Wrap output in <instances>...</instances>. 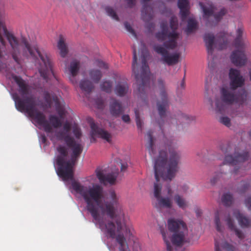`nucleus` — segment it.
Here are the masks:
<instances>
[{
    "label": "nucleus",
    "mask_w": 251,
    "mask_h": 251,
    "mask_svg": "<svg viewBox=\"0 0 251 251\" xmlns=\"http://www.w3.org/2000/svg\"><path fill=\"white\" fill-rule=\"evenodd\" d=\"M72 187L83 198L87 210L101 231L107 237L116 239L119 251H130L126 236L131 233L125 223L119 198L115 191L109 192V201L102 202L103 188L99 184L87 186L75 181Z\"/></svg>",
    "instance_id": "f257e3e1"
},
{
    "label": "nucleus",
    "mask_w": 251,
    "mask_h": 251,
    "mask_svg": "<svg viewBox=\"0 0 251 251\" xmlns=\"http://www.w3.org/2000/svg\"><path fill=\"white\" fill-rule=\"evenodd\" d=\"M169 157L165 151H160L159 156L155 159L154 165L156 182L154 183L153 195L160 207L171 209L173 201L171 196L162 197V185L159 183L160 178L171 181L175 177L179 169L181 154L175 150L169 149Z\"/></svg>",
    "instance_id": "f03ea898"
},
{
    "label": "nucleus",
    "mask_w": 251,
    "mask_h": 251,
    "mask_svg": "<svg viewBox=\"0 0 251 251\" xmlns=\"http://www.w3.org/2000/svg\"><path fill=\"white\" fill-rule=\"evenodd\" d=\"M12 78L18 86L19 93L23 97L22 99L17 93L12 94L16 109L20 112L26 113L29 117L42 126L47 133L52 132V126L46 119L45 115L36 107L35 98L32 96L25 97L29 93V85L21 76L14 75Z\"/></svg>",
    "instance_id": "7ed1b4c3"
},
{
    "label": "nucleus",
    "mask_w": 251,
    "mask_h": 251,
    "mask_svg": "<svg viewBox=\"0 0 251 251\" xmlns=\"http://www.w3.org/2000/svg\"><path fill=\"white\" fill-rule=\"evenodd\" d=\"M56 136L60 140L63 139L67 146L72 151L70 159L67 160L68 154V149L62 145H59L57 147L56 150L59 153L56 159V163L58 166L57 175L63 180L73 179L74 178L73 168L82 152L83 147L81 144L76 143L74 138L68 134L65 135L63 131L58 132Z\"/></svg>",
    "instance_id": "20e7f679"
},
{
    "label": "nucleus",
    "mask_w": 251,
    "mask_h": 251,
    "mask_svg": "<svg viewBox=\"0 0 251 251\" xmlns=\"http://www.w3.org/2000/svg\"><path fill=\"white\" fill-rule=\"evenodd\" d=\"M6 37L11 48V55L14 60L18 64L20 60L18 55L20 53V42L18 38L11 32H9L5 24V14L4 12L0 11V71L6 68V64L2 61L3 52H5L6 42L1 33Z\"/></svg>",
    "instance_id": "39448f33"
},
{
    "label": "nucleus",
    "mask_w": 251,
    "mask_h": 251,
    "mask_svg": "<svg viewBox=\"0 0 251 251\" xmlns=\"http://www.w3.org/2000/svg\"><path fill=\"white\" fill-rule=\"evenodd\" d=\"M132 64V72L136 79V91L139 97L142 98L149 88L150 79V71L145 55L142 57V66L139 70L137 65L136 51L134 49Z\"/></svg>",
    "instance_id": "423d86ee"
},
{
    "label": "nucleus",
    "mask_w": 251,
    "mask_h": 251,
    "mask_svg": "<svg viewBox=\"0 0 251 251\" xmlns=\"http://www.w3.org/2000/svg\"><path fill=\"white\" fill-rule=\"evenodd\" d=\"M22 43L24 45L23 49V56L26 57L30 56L33 58H36L37 54L42 60L44 66L39 69L41 76L44 79H47L49 75H53L51 62L47 54L42 53L36 46L32 47L25 38L23 39Z\"/></svg>",
    "instance_id": "0eeeda50"
},
{
    "label": "nucleus",
    "mask_w": 251,
    "mask_h": 251,
    "mask_svg": "<svg viewBox=\"0 0 251 251\" xmlns=\"http://www.w3.org/2000/svg\"><path fill=\"white\" fill-rule=\"evenodd\" d=\"M220 149L226 154L224 161V164L236 165L250 158V156L248 151H240L238 148H235L229 144L221 145Z\"/></svg>",
    "instance_id": "6e6552de"
},
{
    "label": "nucleus",
    "mask_w": 251,
    "mask_h": 251,
    "mask_svg": "<svg viewBox=\"0 0 251 251\" xmlns=\"http://www.w3.org/2000/svg\"><path fill=\"white\" fill-rule=\"evenodd\" d=\"M167 224L169 230L173 233L171 237L173 244L181 246L188 232L186 224L182 220L170 218L168 219Z\"/></svg>",
    "instance_id": "1a4fd4ad"
},
{
    "label": "nucleus",
    "mask_w": 251,
    "mask_h": 251,
    "mask_svg": "<svg viewBox=\"0 0 251 251\" xmlns=\"http://www.w3.org/2000/svg\"><path fill=\"white\" fill-rule=\"evenodd\" d=\"M247 93L244 89L237 91V89L231 87H223L220 90V99L225 104L234 103L243 104L247 99Z\"/></svg>",
    "instance_id": "9d476101"
},
{
    "label": "nucleus",
    "mask_w": 251,
    "mask_h": 251,
    "mask_svg": "<svg viewBox=\"0 0 251 251\" xmlns=\"http://www.w3.org/2000/svg\"><path fill=\"white\" fill-rule=\"evenodd\" d=\"M158 86L160 91V100L157 102V110L160 118L158 121V124L160 129L162 130V135L164 136L163 126L164 123V119L166 118V112L169 106V101L165 89L164 81L161 78L158 79Z\"/></svg>",
    "instance_id": "9b49d317"
},
{
    "label": "nucleus",
    "mask_w": 251,
    "mask_h": 251,
    "mask_svg": "<svg viewBox=\"0 0 251 251\" xmlns=\"http://www.w3.org/2000/svg\"><path fill=\"white\" fill-rule=\"evenodd\" d=\"M161 30L155 34L156 38L159 41H164L169 39V41L164 43V46L168 49H174L177 46L176 40L178 34L176 32H169L167 22H162L160 24Z\"/></svg>",
    "instance_id": "f8f14e48"
},
{
    "label": "nucleus",
    "mask_w": 251,
    "mask_h": 251,
    "mask_svg": "<svg viewBox=\"0 0 251 251\" xmlns=\"http://www.w3.org/2000/svg\"><path fill=\"white\" fill-rule=\"evenodd\" d=\"M153 49L157 53L162 56L163 61L169 66L176 64L178 62L180 57L179 53H175L173 54H170L168 50L160 45H155L154 46Z\"/></svg>",
    "instance_id": "ddd939ff"
},
{
    "label": "nucleus",
    "mask_w": 251,
    "mask_h": 251,
    "mask_svg": "<svg viewBox=\"0 0 251 251\" xmlns=\"http://www.w3.org/2000/svg\"><path fill=\"white\" fill-rule=\"evenodd\" d=\"M89 124L91 129V134L92 136H97L103 140H105L109 143L112 142V135L107 130L99 127L94 122L92 119L89 120Z\"/></svg>",
    "instance_id": "4468645a"
},
{
    "label": "nucleus",
    "mask_w": 251,
    "mask_h": 251,
    "mask_svg": "<svg viewBox=\"0 0 251 251\" xmlns=\"http://www.w3.org/2000/svg\"><path fill=\"white\" fill-rule=\"evenodd\" d=\"M229 77L230 79L229 86L232 88L237 89L244 84V78L240 75V71L231 68L229 72Z\"/></svg>",
    "instance_id": "2eb2a0df"
},
{
    "label": "nucleus",
    "mask_w": 251,
    "mask_h": 251,
    "mask_svg": "<svg viewBox=\"0 0 251 251\" xmlns=\"http://www.w3.org/2000/svg\"><path fill=\"white\" fill-rule=\"evenodd\" d=\"M96 173L97 178L99 179L100 183L106 184L109 183L113 185L115 183L116 178L118 175V171L115 172H112L105 175L103 171L100 169H97L96 170Z\"/></svg>",
    "instance_id": "dca6fc26"
},
{
    "label": "nucleus",
    "mask_w": 251,
    "mask_h": 251,
    "mask_svg": "<svg viewBox=\"0 0 251 251\" xmlns=\"http://www.w3.org/2000/svg\"><path fill=\"white\" fill-rule=\"evenodd\" d=\"M215 251H237L235 246L231 241L225 239L215 238Z\"/></svg>",
    "instance_id": "f3484780"
},
{
    "label": "nucleus",
    "mask_w": 251,
    "mask_h": 251,
    "mask_svg": "<svg viewBox=\"0 0 251 251\" xmlns=\"http://www.w3.org/2000/svg\"><path fill=\"white\" fill-rule=\"evenodd\" d=\"M232 63L236 66H242L247 61L246 56L242 50H236L233 51L230 56Z\"/></svg>",
    "instance_id": "a211bd4d"
},
{
    "label": "nucleus",
    "mask_w": 251,
    "mask_h": 251,
    "mask_svg": "<svg viewBox=\"0 0 251 251\" xmlns=\"http://www.w3.org/2000/svg\"><path fill=\"white\" fill-rule=\"evenodd\" d=\"M199 4L202 10L203 18L206 21V25H208L209 24H211V20L213 19L214 6L212 4L204 5L202 2H200Z\"/></svg>",
    "instance_id": "6ab92c4d"
},
{
    "label": "nucleus",
    "mask_w": 251,
    "mask_h": 251,
    "mask_svg": "<svg viewBox=\"0 0 251 251\" xmlns=\"http://www.w3.org/2000/svg\"><path fill=\"white\" fill-rule=\"evenodd\" d=\"M150 0H142L143 8L141 15L143 20L146 22H149L152 19L154 16L152 8L148 4V2Z\"/></svg>",
    "instance_id": "aec40b11"
},
{
    "label": "nucleus",
    "mask_w": 251,
    "mask_h": 251,
    "mask_svg": "<svg viewBox=\"0 0 251 251\" xmlns=\"http://www.w3.org/2000/svg\"><path fill=\"white\" fill-rule=\"evenodd\" d=\"M110 111L115 117H118L124 112L121 103L115 99H112L110 102Z\"/></svg>",
    "instance_id": "412c9836"
},
{
    "label": "nucleus",
    "mask_w": 251,
    "mask_h": 251,
    "mask_svg": "<svg viewBox=\"0 0 251 251\" xmlns=\"http://www.w3.org/2000/svg\"><path fill=\"white\" fill-rule=\"evenodd\" d=\"M203 40L205 42L208 57L210 55L212 56L214 49L215 37L213 33H206L203 36ZM211 57L213 58L212 56Z\"/></svg>",
    "instance_id": "4be33fe9"
},
{
    "label": "nucleus",
    "mask_w": 251,
    "mask_h": 251,
    "mask_svg": "<svg viewBox=\"0 0 251 251\" xmlns=\"http://www.w3.org/2000/svg\"><path fill=\"white\" fill-rule=\"evenodd\" d=\"M233 215L238 220L239 225L242 227H247L251 225V221L241 214L239 210H234Z\"/></svg>",
    "instance_id": "5701e85b"
},
{
    "label": "nucleus",
    "mask_w": 251,
    "mask_h": 251,
    "mask_svg": "<svg viewBox=\"0 0 251 251\" xmlns=\"http://www.w3.org/2000/svg\"><path fill=\"white\" fill-rule=\"evenodd\" d=\"M57 48L60 50L61 56L65 57L68 53V49L65 43V39L62 35H59V40L57 42Z\"/></svg>",
    "instance_id": "b1692460"
},
{
    "label": "nucleus",
    "mask_w": 251,
    "mask_h": 251,
    "mask_svg": "<svg viewBox=\"0 0 251 251\" xmlns=\"http://www.w3.org/2000/svg\"><path fill=\"white\" fill-rule=\"evenodd\" d=\"M129 86L126 82H119L115 89L116 95L120 97L124 96L128 92Z\"/></svg>",
    "instance_id": "393cba45"
},
{
    "label": "nucleus",
    "mask_w": 251,
    "mask_h": 251,
    "mask_svg": "<svg viewBox=\"0 0 251 251\" xmlns=\"http://www.w3.org/2000/svg\"><path fill=\"white\" fill-rule=\"evenodd\" d=\"M226 224L231 230L234 231L236 235L241 240L245 238V235L243 232L238 229L235 226L234 222L232 220L231 218L229 215L228 216L226 220Z\"/></svg>",
    "instance_id": "a878e982"
},
{
    "label": "nucleus",
    "mask_w": 251,
    "mask_h": 251,
    "mask_svg": "<svg viewBox=\"0 0 251 251\" xmlns=\"http://www.w3.org/2000/svg\"><path fill=\"white\" fill-rule=\"evenodd\" d=\"M153 132L150 130L147 133V137L148 139V143L147 148L151 156L154 155L156 151L154 149V139L152 137Z\"/></svg>",
    "instance_id": "bb28decb"
},
{
    "label": "nucleus",
    "mask_w": 251,
    "mask_h": 251,
    "mask_svg": "<svg viewBox=\"0 0 251 251\" xmlns=\"http://www.w3.org/2000/svg\"><path fill=\"white\" fill-rule=\"evenodd\" d=\"M242 29L238 28L237 30V37L234 41V46L238 50H243L245 48V44L242 38Z\"/></svg>",
    "instance_id": "cd10ccee"
},
{
    "label": "nucleus",
    "mask_w": 251,
    "mask_h": 251,
    "mask_svg": "<svg viewBox=\"0 0 251 251\" xmlns=\"http://www.w3.org/2000/svg\"><path fill=\"white\" fill-rule=\"evenodd\" d=\"M79 87L83 91L87 93H90L94 88L92 83L87 79L81 80L79 83Z\"/></svg>",
    "instance_id": "c85d7f7f"
},
{
    "label": "nucleus",
    "mask_w": 251,
    "mask_h": 251,
    "mask_svg": "<svg viewBox=\"0 0 251 251\" xmlns=\"http://www.w3.org/2000/svg\"><path fill=\"white\" fill-rule=\"evenodd\" d=\"M174 200L177 205L182 209H185L188 206V202L183 196L177 194L174 196Z\"/></svg>",
    "instance_id": "c756f323"
},
{
    "label": "nucleus",
    "mask_w": 251,
    "mask_h": 251,
    "mask_svg": "<svg viewBox=\"0 0 251 251\" xmlns=\"http://www.w3.org/2000/svg\"><path fill=\"white\" fill-rule=\"evenodd\" d=\"M52 100L54 102L55 109L61 118L65 115V109L59 99L56 96H53Z\"/></svg>",
    "instance_id": "7c9ffc66"
},
{
    "label": "nucleus",
    "mask_w": 251,
    "mask_h": 251,
    "mask_svg": "<svg viewBox=\"0 0 251 251\" xmlns=\"http://www.w3.org/2000/svg\"><path fill=\"white\" fill-rule=\"evenodd\" d=\"M226 9L222 8L218 13H214L213 19L211 20V24H209L208 25H213L217 24L222 19L223 17L226 14Z\"/></svg>",
    "instance_id": "2f4dec72"
},
{
    "label": "nucleus",
    "mask_w": 251,
    "mask_h": 251,
    "mask_svg": "<svg viewBox=\"0 0 251 251\" xmlns=\"http://www.w3.org/2000/svg\"><path fill=\"white\" fill-rule=\"evenodd\" d=\"M226 9L222 8L218 13H214L213 19L211 20V24H209L208 25H213L217 24L222 19L223 17L226 14Z\"/></svg>",
    "instance_id": "473e14b6"
},
{
    "label": "nucleus",
    "mask_w": 251,
    "mask_h": 251,
    "mask_svg": "<svg viewBox=\"0 0 251 251\" xmlns=\"http://www.w3.org/2000/svg\"><path fill=\"white\" fill-rule=\"evenodd\" d=\"M89 74L91 79L96 83H99L102 77L101 72L99 70H90Z\"/></svg>",
    "instance_id": "72a5a7b5"
},
{
    "label": "nucleus",
    "mask_w": 251,
    "mask_h": 251,
    "mask_svg": "<svg viewBox=\"0 0 251 251\" xmlns=\"http://www.w3.org/2000/svg\"><path fill=\"white\" fill-rule=\"evenodd\" d=\"M79 62L76 60L72 61L70 63L69 71L72 76H75L79 70Z\"/></svg>",
    "instance_id": "f704fd0d"
},
{
    "label": "nucleus",
    "mask_w": 251,
    "mask_h": 251,
    "mask_svg": "<svg viewBox=\"0 0 251 251\" xmlns=\"http://www.w3.org/2000/svg\"><path fill=\"white\" fill-rule=\"evenodd\" d=\"M197 23L193 18H190L188 21V24L185 31L187 34L191 33L197 28Z\"/></svg>",
    "instance_id": "c9c22d12"
},
{
    "label": "nucleus",
    "mask_w": 251,
    "mask_h": 251,
    "mask_svg": "<svg viewBox=\"0 0 251 251\" xmlns=\"http://www.w3.org/2000/svg\"><path fill=\"white\" fill-rule=\"evenodd\" d=\"M112 86V82L109 80L104 81L100 85L101 90L107 93L111 92Z\"/></svg>",
    "instance_id": "e433bc0d"
},
{
    "label": "nucleus",
    "mask_w": 251,
    "mask_h": 251,
    "mask_svg": "<svg viewBox=\"0 0 251 251\" xmlns=\"http://www.w3.org/2000/svg\"><path fill=\"white\" fill-rule=\"evenodd\" d=\"M222 201L225 206H230L233 202L232 196L229 193L225 194L222 197Z\"/></svg>",
    "instance_id": "4c0bfd02"
},
{
    "label": "nucleus",
    "mask_w": 251,
    "mask_h": 251,
    "mask_svg": "<svg viewBox=\"0 0 251 251\" xmlns=\"http://www.w3.org/2000/svg\"><path fill=\"white\" fill-rule=\"evenodd\" d=\"M49 120L52 126L58 128L62 126L61 120L56 116L51 115L49 117Z\"/></svg>",
    "instance_id": "58836bf2"
},
{
    "label": "nucleus",
    "mask_w": 251,
    "mask_h": 251,
    "mask_svg": "<svg viewBox=\"0 0 251 251\" xmlns=\"http://www.w3.org/2000/svg\"><path fill=\"white\" fill-rule=\"evenodd\" d=\"M218 49L222 50L226 49L227 46V40L225 36H222L217 40Z\"/></svg>",
    "instance_id": "ea45409f"
},
{
    "label": "nucleus",
    "mask_w": 251,
    "mask_h": 251,
    "mask_svg": "<svg viewBox=\"0 0 251 251\" xmlns=\"http://www.w3.org/2000/svg\"><path fill=\"white\" fill-rule=\"evenodd\" d=\"M177 119L179 122L187 123L191 120H193L194 119L193 117H190L188 115L181 113L180 114L178 115Z\"/></svg>",
    "instance_id": "a19ab883"
},
{
    "label": "nucleus",
    "mask_w": 251,
    "mask_h": 251,
    "mask_svg": "<svg viewBox=\"0 0 251 251\" xmlns=\"http://www.w3.org/2000/svg\"><path fill=\"white\" fill-rule=\"evenodd\" d=\"M105 9L108 15L112 17V19L116 21H119V19L118 16L112 7L107 6L105 7Z\"/></svg>",
    "instance_id": "79ce46f5"
},
{
    "label": "nucleus",
    "mask_w": 251,
    "mask_h": 251,
    "mask_svg": "<svg viewBox=\"0 0 251 251\" xmlns=\"http://www.w3.org/2000/svg\"><path fill=\"white\" fill-rule=\"evenodd\" d=\"M220 215V214L219 213V211H217L216 212V213L215 214V223L216 225L217 230L220 232H222L223 227H222V226L221 225V222L220 221V217H219Z\"/></svg>",
    "instance_id": "37998d69"
},
{
    "label": "nucleus",
    "mask_w": 251,
    "mask_h": 251,
    "mask_svg": "<svg viewBox=\"0 0 251 251\" xmlns=\"http://www.w3.org/2000/svg\"><path fill=\"white\" fill-rule=\"evenodd\" d=\"M44 99L47 103L48 107L50 108L52 105V100H53L50 93L47 91L44 92Z\"/></svg>",
    "instance_id": "c03bdc74"
},
{
    "label": "nucleus",
    "mask_w": 251,
    "mask_h": 251,
    "mask_svg": "<svg viewBox=\"0 0 251 251\" xmlns=\"http://www.w3.org/2000/svg\"><path fill=\"white\" fill-rule=\"evenodd\" d=\"M134 113H135V120H136V125H137V128H138V129H139L141 131H142V122L140 118V114H139V110L137 109H135Z\"/></svg>",
    "instance_id": "a18cd8bd"
},
{
    "label": "nucleus",
    "mask_w": 251,
    "mask_h": 251,
    "mask_svg": "<svg viewBox=\"0 0 251 251\" xmlns=\"http://www.w3.org/2000/svg\"><path fill=\"white\" fill-rule=\"evenodd\" d=\"M161 233L163 238V240L166 243L168 251H172V248L168 239L167 238L166 231L164 229H161Z\"/></svg>",
    "instance_id": "49530a36"
},
{
    "label": "nucleus",
    "mask_w": 251,
    "mask_h": 251,
    "mask_svg": "<svg viewBox=\"0 0 251 251\" xmlns=\"http://www.w3.org/2000/svg\"><path fill=\"white\" fill-rule=\"evenodd\" d=\"M170 26L172 29V32H176V30L178 27V22L176 18L172 17L170 20Z\"/></svg>",
    "instance_id": "de8ad7c7"
},
{
    "label": "nucleus",
    "mask_w": 251,
    "mask_h": 251,
    "mask_svg": "<svg viewBox=\"0 0 251 251\" xmlns=\"http://www.w3.org/2000/svg\"><path fill=\"white\" fill-rule=\"evenodd\" d=\"M220 122L227 127H229L231 125L230 119L226 116L221 117L220 119Z\"/></svg>",
    "instance_id": "09e8293b"
},
{
    "label": "nucleus",
    "mask_w": 251,
    "mask_h": 251,
    "mask_svg": "<svg viewBox=\"0 0 251 251\" xmlns=\"http://www.w3.org/2000/svg\"><path fill=\"white\" fill-rule=\"evenodd\" d=\"M225 106L224 104L219 101L216 102V110L220 113H222L225 109Z\"/></svg>",
    "instance_id": "8fccbe9b"
},
{
    "label": "nucleus",
    "mask_w": 251,
    "mask_h": 251,
    "mask_svg": "<svg viewBox=\"0 0 251 251\" xmlns=\"http://www.w3.org/2000/svg\"><path fill=\"white\" fill-rule=\"evenodd\" d=\"M177 4L178 8L182 9V8H187L189 2L187 0H178Z\"/></svg>",
    "instance_id": "3c124183"
},
{
    "label": "nucleus",
    "mask_w": 251,
    "mask_h": 251,
    "mask_svg": "<svg viewBox=\"0 0 251 251\" xmlns=\"http://www.w3.org/2000/svg\"><path fill=\"white\" fill-rule=\"evenodd\" d=\"M125 26L127 31H128L129 32H130L131 34L134 36V37L136 39L137 36L136 34V33L135 32L134 30L133 29L130 24L128 22H125Z\"/></svg>",
    "instance_id": "603ef678"
},
{
    "label": "nucleus",
    "mask_w": 251,
    "mask_h": 251,
    "mask_svg": "<svg viewBox=\"0 0 251 251\" xmlns=\"http://www.w3.org/2000/svg\"><path fill=\"white\" fill-rule=\"evenodd\" d=\"M180 12L181 15V17L182 21L185 20L188 15H189V10L187 8H182V9H180Z\"/></svg>",
    "instance_id": "864d4df0"
},
{
    "label": "nucleus",
    "mask_w": 251,
    "mask_h": 251,
    "mask_svg": "<svg viewBox=\"0 0 251 251\" xmlns=\"http://www.w3.org/2000/svg\"><path fill=\"white\" fill-rule=\"evenodd\" d=\"M96 65L100 68H103L105 69H106L108 68L107 64H106L104 62H103L102 61H101L100 60H96Z\"/></svg>",
    "instance_id": "5fc2aeb1"
},
{
    "label": "nucleus",
    "mask_w": 251,
    "mask_h": 251,
    "mask_svg": "<svg viewBox=\"0 0 251 251\" xmlns=\"http://www.w3.org/2000/svg\"><path fill=\"white\" fill-rule=\"evenodd\" d=\"M223 175V173H221L220 174H217L215 176H214L211 179V183L213 184H215L217 182L218 179H220V177L222 176Z\"/></svg>",
    "instance_id": "6e6d98bb"
},
{
    "label": "nucleus",
    "mask_w": 251,
    "mask_h": 251,
    "mask_svg": "<svg viewBox=\"0 0 251 251\" xmlns=\"http://www.w3.org/2000/svg\"><path fill=\"white\" fill-rule=\"evenodd\" d=\"M73 133L77 138H80L81 135L80 130L79 128L76 127L73 129Z\"/></svg>",
    "instance_id": "4d7b16f0"
},
{
    "label": "nucleus",
    "mask_w": 251,
    "mask_h": 251,
    "mask_svg": "<svg viewBox=\"0 0 251 251\" xmlns=\"http://www.w3.org/2000/svg\"><path fill=\"white\" fill-rule=\"evenodd\" d=\"M245 203L248 209L251 211V197H249L246 199Z\"/></svg>",
    "instance_id": "13d9d810"
},
{
    "label": "nucleus",
    "mask_w": 251,
    "mask_h": 251,
    "mask_svg": "<svg viewBox=\"0 0 251 251\" xmlns=\"http://www.w3.org/2000/svg\"><path fill=\"white\" fill-rule=\"evenodd\" d=\"M71 128V125L68 123H66L63 126V129L66 131L67 134H68V133L70 132Z\"/></svg>",
    "instance_id": "bf43d9fd"
},
{
    "label": "nucleus",
    "mask_w": 251,
    "mask_h": 251,
    "mask_svg": "<svg viewBox=\"0 0 251 251\" xmlns=\"http://www.w3.org/2000/svg\"><path fill=\"white\" fill-rule=\"evenodd\" d=\"M127 6L130 8L133 7L136 3V0H126Z\"/></svg>",
    "instance_id": "052dcab7"
},
{
    "label": "nucleus",
    "mask_w": 251,
    "mask_h": 251,
    "mask_svg": "<svg viewBox=\"0 0 251 251\" xmlns=\"http://www.w3.org/2000/svg\"><path fill=\"white\" fill-rule=\"evenodd\" d=\"M122 120L126 123H129L130 121V118L128 115L125 114L122 117Z\"/></svg>",
    "instance_id": "680f3d73"
},
{
    "label": "nucleus",
    "mask_w": 251,
    "mask_h": 251,
    "mask_svg": "<svg viewBox=\"0 0 251 251\" xmlns=\"http://www.w3.org/2000/svg\"><path fill=\"white\" fill-rule=\"evenodd\" d=\"M96 102V104H97L99 108H103V107L104 106V104H103V102L102 100H97Z\"/></svg>",
    "instance_id": "e2e57ef3"
},
{
    "label": "nucleus",
    "mask_w": 251,
    "mask_h": 251,
    "mask_svg": "<svg viewBox=\"0 0 251 251\" xmlns=\"http://www.w3.org/2000/svg\"><path fill=\"white\" fill-rule=\"evenodd\" d=\"M127 167L126 163H121V172H124L126 171Z\"/></svg>",
    "instance_id": "0e129e2a"
},
{
    "label": "nucleus",
    "mask_w": 251,
    "mask_h": 251,
    "mask_svg": "<svg viewBox=\"0 0 251 251\" xmlns=\"http://www.w3.org/2000/svg\"><path fill=\"white\" fill-rule=\"evenodd\" d=\"M167 193H168V194L170 195V196L171 197V195L172 194V189L171 188V187L170 186H169L168 187V188H167Z\"/></svg>",
    "instance_id": "69168bd1"
},
{
    "label": "nucleus",
    "mask_w": 251,
    "mask_h": 251,
    "mask_svg": "<svg viewBox=\"0 0 251 251\" xmlns=\"http://www.w3.org/2000/svg\"><path fill=\"white\" fill-rule=\"evenodd\" d=\"M174 143V142L173 141H167V142L166 143V145L168 146H172V145Z\"/></svg>",
    "instance_id": "338daca9"
},
{
    "label": "nucleus",
    "mask_w": 251,
    "mask_h": 251,
    "mask_svg": "<svg viewBox=\"0 0 251 251\" xmlns=\"http://www.w3.org/2000/svg\"><path fill=\"white\" fill-rule=\"evenodd\" d=\"M180 87L182 88H184V80H183L182 81V82H181L180 83Z\"/></svg>",
    "instance_id": "774afa93"
}]
</instances>
